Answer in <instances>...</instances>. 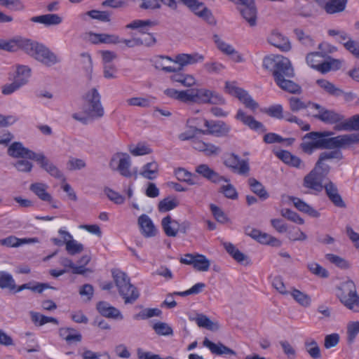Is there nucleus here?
Here are the masks:
<instances>
[{
  "label": "nucleus",
  "mask_w": 359,
  "mask_h": 359,
  "mask_svg": "<svg viewBox=\"0 0 359 359\" xmlns=\"http://www.w3.org/2000/svg\"><path fill=\"white\" fill-rule=\"evenodd\" d=\"M333 132H311L302 137L299 145L302 151L311 155L316 149H335L344 148L350 144L359 142V135L356 134H346L332 137Z\"/></svg>",
  "instance_id": "f257e3e1"
},
{
  "label": "nucleus",
  "mask_w": 359,
  "mask_h": 359,
  "mask_svg": "<svg viewBox=\"0 0 359 359\" xmlns=\"http://www.w3.org/2000/svg\"><path fill=\"white\" fill-rule=\"evenodd\" d=\"M263 67L272 73L276 85L282 90L293 94L302 93L300 86L291 80L294 72L288 58L280 55L266 56Z\"/></svg>",
  "instance_id": "f03ea898"
},
{
  "label": "nucleus",
  "mask_w": 359,
  "mask_h": 359,
  "mask_svg": "<svg viewBox=\"0 0 359 359\" xmlns=\"http://www.w3.org/2000/svg\"><path fill=\"white\" fill-rule=\"evenodd\" d=\"M203 60L204 56L198 53L191 54L180 53L177 55L174 59L168 56H157L154 60V65L157 69L170 73L181 72L184 67L194 65Z\"/></svg>",
  "instance_id": "7ed1b4c3"
},
{
  "label": "nucleus",
  "mask_w": 359,
  "mask_h": 359,
  "mask_svg": "<svg viewBox=\"0 0 359 359\" xmlns=\"http://www.w3.org/2000/svg\"><path fill=\"white\" fill-rule=\"evenodd\" d=\"M112 277L120 296L124 299L126 304H133L140 297L139 290L130 283L128 275L118 270L112 271Z\"/></svg>",
  "instance_id": "20e7f679"
},
{
  "label": "nucleus",
  "mask_w": 359,
  "mask_h": 359,
  "mask_svg": "<svg viewBox=\"0 0 359 359\" xmlns=\"http://www.w3.org/2000/svg\"><path fill=\"white\" fill-rule=\"evenodd\" d=\"M25 52L47 67L53 66L60 60L57 56L42 43L28 39Z\"/></svg>",
  "instance_id": "39448f33"
},
{
  "label": "nucleus",
  "mask_w": 359,
  "mask_h": 359,
  "mask_svg": "<svg viewBox=\"0 0 359 359\" xmlns=\"http://www.w3.org/2000/svg\"><path fill=\"white\" fill-rule=\"evenodd\" d=\"M83 100V111L86 116L91 119L100 118L104 116V110L97 89H90L85 94Z\"/></svg>",
  "instance_id": "423d86ee"
},
{
  "label": "nucleus",
  "mask_w": 359,
  "mask_h": 359,
  "mask_svg": "<svg viewBox=\"0 0 359 359\" xmlns=\"http://www.w3.org/2000/svg\"><path fill=\"white\" fill-rule=\"evenodd\" d=\"M109 167L113 171H116L119 174L126 178L134 176L135 179L137 178V171L131 172V158L127 153L116 152L114 154L109 162Z\"/></svg>",
  "instance_id": "0eeeda50"
},
{
  "label": "nucleus",
  "mask_w": 359,
  "mask_h": 359,
  "mask_svg": "<svg viewBox=\"0 0 359 359\" xmlns=\"http://www.w3.org/2000/svg\"><path fill=\"white\" fill-rule=\"evenodd\" d=\"M338 294L340 302L348 309L359 312V295L354 282L348 280L342 284Z\"/></svg>",
  "instance_id": "6e6552de"
},
{
  "label": "nucleus",
  "mask_w": 359,
  "mask_h": 359,
  "mask_svg": "<svg viewBox=\"0 0 359 359\" xmlns=\"http://www.w3.org/2000/svg\"><path fill=\"white\" fill-rule=\"evenodd\" d=\"M195 119L189 118L187 123L190 125V128L195 132L202 133L203 135H212L216 137H224L226 136L230 132L231 127L222 121H208L204 119V126L207 128V130H202L197 128L194 125Z\"/></svg>",
  "instance_id": "1a4fd4ad"
},
{
  "label": "nucleus",
  "mask_w": 359,
  "mask_h": 359,
  "mask_svg": "<svg viewBox=\"0 0 359 359\" xmlns=\"http://www.w3.org/2000/svg\"><path fill=\"white\" fill-rule=\"evenodd\" d=\"M226 167L231 170L232 172L241 175L248 176L250 172V165L247 160L241 159V158L231 153L229 154L224 161Z\"/></svg>",
  "instance_id": "9d476101"
},
{
  "label": "nucleus",
  "mask_w": 359,
  "mask_h": 359,
  "mask_svg": "<svg viewBox=\"0 0 359 359\" xmlns=\"http://www.w3.org/2000/svg\"><path fill=\"white\" fill-rule=\"evenodd\" d=\"M324 179L325 177L311 170L304 176L302 185L309 189L310 193H319L323 189Z\"/></svg>",
  "instance_id": "9b49d317"
},
{
  "label": "nucleus",
  "mask_w": 359,
  "mask_h": 359,
  "mask_svg": "<svg viewBox=\"0 0 359 359\" xmlns=\"http://www.w3.org/2000/svg\"><path fill=\"white\" fill-rule=\"evenodd\" d=\"M34 161L37 162L41 168L47 172L50 176L58 180H65L62 171L43 153H39Z\"/></svg>",
  "instance_id": "f8f14e48"
},
{
  "label": "nucleus",
  "mask_w": 359,
  "mask_h": 359,
  "mask_svg": "<svg viewBox=\"0 0 359 359\" xmlns=\"http://www.w3.org/2000/svg\"><path fill=\"white\" fill-rule=\"evenodd\" d=\"M8 154L13 158H28L34 161L39 153H35L25 147L20 142H15L9 146Z\"/></svg>",
  "instance_id": "ddd939ff"
},
{
  "label": "nucleus",
  "mask_w": 359,
  "mask_h": 359,
  "mask_svg": "<svg viewBox=\"0 0 359 359\" xmlns=\"http://www.w3.org/2000/svg\"><path fill=\"white\" fill-rule=\"evenodd\" d=\"M161 225L165 233L169 237H175L179 231L184 233H186L184 224H180L170 215H167L163 218Z\"/></svg>",
  "instance_id": "4468645a"
},
{
  "label": "nucleus",
  "mask_w": 359,
  "mask_h": 359,
  "mask_svg": "<svg viewBox=\"0 0 359 359\" xmlns=\"http://www.w3.org/2000/svg\"><path fill=\"white\" fill-rule=\"evenodd\" d=\"M195 171L198 175L213 183L217 184L221 182H228L229 181V179L224 176H221L219 173L210 168L207 164L198 165L196 168Z\"/></svg>",
  "instance_id": "2eb2a0df"
},
{
  "label": "nucleus",
  "mask_w": 359,
  "mask_h": 359,
  "mask_svg": "<svg viewBox=\"0 0 359 359\" xmlns=\"http://www.w3.org/2000/svg\"><path fill=\"white\" fill-rule=\"evenodd\" d=\"M323 189L330 201L338 208H346V203L339 193L337 185L332 181H328L323 186Z\"/></svg>",
  "instance_id": "dca6fc26"
},
{
  "label": "nucleus",
  "mask_w": 359,
  "mask_h": 359,
  "mask_svg": "<svg viewBox=\"0 0 359 359\" xmlns=\"http://www.w3.org/2000/svg\"><path fill=\"white\" fill-rule=\"evenodd\" d=\"M267 41L282 51H289L291 43L289 39L277 30H273L267 38Z\"/></svg>",
  "instance_id": "f3484780"
},
{
  "label": "nucleus",
  "mask_w": 359,
  "mask_h": 359,
  "mask_svg": "<svg viewBox=\"0 0 359 359\" xmlns=\"http://www.w3.org/2000/svg\"><path fill=\"white\" fill-rule=\"evenodd\" d=\"M235 118L251 130L260 131L262 133L266 131V128L261 122L255 120L253 116L246 114L242 109L238 110Z\"/></svg>",
  "instance_id": "a211bd4d"
},
{
  "label": "nucleus",
  "mask_w": 359,
  "mask_h": 359,
  "mask_svg": "<svg viewBox=\"0 0 359 359\" xmlns=\"http://www.w3.org/2000/svg\"><path fill=\"white\" fill-rule=\"evenodd\" d=\"M96 309L100 315L105 318L119 320L123 319V316L121 311L114 306H111L107 302H99L96 305Z\"/></svg>",
  "instance_id": "6ab92c4d"
},
{
  "label": "nucleus",
  "mask_w": 359,
  "mask_h": 359,
  "mask_svg": "<svg viewBox=\"0 0 359 359\" xmlns=\"http://www.w3.org/2000/svg\"><path fill=\"white\" fill-rule=\"evenodd\" d=\"M276 156L290 166L298 168L305 169L306 165L303 161L298 156L293 155L288 151L281 150L276 153Z\"/></svg>",
  "instance_id": "aec40b11"
},
{
  "label": "nucleus",
  "mask_w": 359,
  "mask_h": 359,
  "mask_svg": "<svg viewBox=\"0 0 359 359\" xmlns=\"http://www.w3.org/2000/svg\"><path fill=\"white\" fill-rule=\"evenodd\" d=\"M203 346L208 348L212 354L217 355H221L224 354L236 355V353L230 348L226 346L222 343L219 342L217 344L213 343L210 341L208 338H205L203 340Z\"/></svg>",
  "instance_id": "412c9836"
},
{
  "label": "nucleus",
  "mask_w": 359,
  "mask_h": 359,
  "mask_svg": "<svg viewBox=\"0 0 359 359\" xmlns=\"http://www.w3.org/2000/svg\"><path fill=\"white\" fill-rule=\"evenodd\" d=\"M313 117L327 124L337 123L344 120L343 115L327 109L320 114H314Z\"/></svg>",
  "instance_id": "4be33fe9"
},
{
  "label": "nucleus",
  "mask_w": 359,
  "mask_h": 359,
  "mask_svg": "<svg viewBox=\"0 0 359 359\" xmlns=\"http://www.w3.org/2000/svg\"><path fill=\"white\" fill-rule=\"evenodd\" d=\"M37 238H18L14 236H10L0 240V244L9 248H17L25 244L39 243Z\"/></svg>",
  "instance_id": "5701e85b"
},
{
  "label": "nucleus",
  "mask_w": 359,
  "mask_h": 359,
  "mask_svg": "<svg viewBox=\"0 0 359 359\" xmlns=\"http://www.w3.org/2000/svg\"><path fill=\"white\" fill-rule=\"evenodd\" d=\"M48 186L46 184L42 182H35L32 183L29 189L32 191L40 200L52 203L53 197L47 191Z\"/></svg>",
  "instance_id": "b1692460"
},
{
  "label": "nucleus",
  "mask_w": 359,
  "mask_h": 359,
  "mask_svg": "<svg viewBox=\"0 0 359 359\" xmlns=\"http://www.w3.org/2000/svg\"><path fill=\"white\" fill-rule=\"evenodd\" d=\"M138 224L144 236L152 237L156 235V229L148 215L145 214L140 215L138 218Z\"/></svg>",
  "instance_id": "393cba45"
},
{
  "label": "nucleus",
  "mask_w": 359,
  "mask_h": 359,
  "mask_svg": "<svg viewBox=\"0 0 359 359\" xmlns=\"http://www.w3.org/2000/svg\"><path fill=\"white\" fill-rule=\"evenodd\" d=\"M28 39L20 36L11 39L10 40H4L3 50L8 52H15L18 50H25Z\"/></svg>",
  "instance_id": "a878e982"
},
{
  "label": "nucleus",
  "mask_w": 359,
  "mask_h": 359,
  "mask_svg": "<svg viewBox=\"0 0 359 359\" xmlns=\"http://www.w3.org/2000/svg\"><path fill=\"white\" fill-rule=\"evenodd\" d=\"M348 0H329L324 4L323 8L327 14H335L343 12L347 4Z\"/></svg>",
  "instance_id": "bb28decb"
},
{
  "label": "nucleus",
  "mask_w": 359,
  "mask_h": 359,
  "mask_svg": "<svg viewBox=\"0 0 359 359\" xmlns=\"http://www.w3.org/2000/svg\"><path fill=\"white\" fill-rule=\"evenodd\" d=\"M289 199L290 201H292L294 207L298 210L306 213L313 217H318L320 216V213L316 210L313 208L311 206H310L300 198L294 196H290Z\"/></svg>",
  "instance_id": "cd10ccee"
},
{
  "label": "nucleus",
  "mask_w": 359,
  "mask_h": 359,
  "mask_svg": "<svg viewBox=\"0 0 359 359\" xmlns=\"http://www.w3.org/2000/svg\"><path fill=\"white\" fill-rule=\"evenodd\" d=\"M33 22L43 24L46 26L57 25L62 22V19L57 14H46L34 16L31 18Z\"/></svg>",
  "instance_id": "c85d7f7f"
},
{
  "label": "nucleus",
  "mask_w": 359,
  "mask_h": 359,
  "mask_svg": "<svg viewBox=\"0 0 359 359\" xmlns=\"http://www.w3.org/2000/svg\"><path fill=\"white\" fill-rule=\"evenodd\" d=\"M214 41L217 44V48L224 53L228 55L236 54V62H240L243 61V57L237 51L229 44L222 41L217 34L213 36Z\"/></svg>",
  "instance_id": "c756f323"
},
{
  "label": "nucleus",
  "mask_w": 359,
  "mask_h": 359,
  "mask_svg": "<svg viewBox=\"0 0 359 359\" xmlns=\"http://www.w3.org/2000/svg\"><path fill=\"white\" fill-rule=\"evenodd\" d=\"M158 171V163L156 161H153L143 165L142 170L140 172V175L144 178H146L149 180H153L157 177Z\"/></svg>",
  "instance_id": "7c9ffc66"
},
{
  "label": "nucleus",
  "mask_w": 359,
  "mask_h": 359,
  "mask_svg": "<svg viewBox=\"0 0 359 359\" xmlns=\"http://www.w3.org/2000/svg\"><path fill=\"white\" fill-rule=\"evenodd\" d=\"M250 190L256 194L261 200L264 201L269 197V194L264 185L254 177H250L248 180Z\"/></svg>",
  "instance_id": "2f4dec72"
},
{
  "label": "nucleus",
  "mask_w": 359,
  "mask_h": 359,
  "mask_svg": "<svg viewBox=\"0 0 359 359\" xmlns=\"http://www.w3.org/2000/svg\"><path fill=\"white\" fill-rule=\"evenodd\" d=\"M90 40L93 43H104L116 44L121 41L118 36L108 34H92Z\"/></svg>",
  "instance_id": "473e14b6"
},
{
  "label": "nucleus",
  "mask_w": 359,
  "mask_h": 359,
  "mask_svg": "<svg viewBox=\"0 0 359 359\" xmlns=\"http://www.w3.org/2000/svg\"><path fill=\"white\" fill-rule=\"evenodd\" d=\"M192 320H195L198 327L206 328L210 331H217L219 328L217 323L212 322L207 316L202 313L197 314L196 317Z\"/></svg>",
  "instance_id": "72a5a7b5"
},
{
  "label": "nucleus",
  "mask_w": 359,
  "mask_h": 359,
  "mask_svg": "<svg viewBox=\"0 0 359 359\" xmlns=\"http://www.w3.org/2000/svg\"><path fill=\"white\" fill-rule=\"evenodd\" d=\"M86 16L101 22H108L111 20L110 13L106 11L91 10L81 15V18L83 20H86Z\"/></svg>",
  "instance_id": "f704fd0d"
},
{
  "label": "nucleus",
  "mask_w": 359,
  "mask_h": 359,
  "mask_svg": "<svg viewBox=\"0 0 359 359\" xmlns=\"http://www.w3.org/2000/svg\"><path fill=\"white\" fill-rule=\"evenodd\" d=\"M154 25V22L149 20H135L132 22L128 24L126 27L127 29H138L139 32L142 34L143 35L148 33L147 27H151Z\"/></svg>",
  "instance_id": "c9c22d12"
},
{
  "label": "nucleus",
  "mask_w": 359,
  "mask_h": 359,
  "mask_svg": "<svg viewBox=\"0 0 359 359\" xmlns=\"http://www.w3.org/2000/svg\"><path fill=\"white\" fill-rule=\"evenodd\" d=\"M175 174L177 179L180 181L187 182L191 185L196 184L197 183L196 180L198 177L184 168H177L175 170Z\"/></svg>",
  "instance_id": "e433bc0d"
},
{
  "label": "nucleus",
  "mask_w": 359,
  "mask_h": 359,
  "mask_svg": "<svg viewBox=\"0 0 359 359\" xmlns=\"http://www.w3.org/2000/svg\"><path fill=\"white\" fill-rule=\"evenodd\" d=\"M316 83L325 91L332 96L339 97L343 94V90L341 89L337 88L332 83L328 81L327 80L318 79L317 80Z\"/></svg>",
  "instance_id": "4c0bfd02"
},
{
  "label": "nucleus",
  "mask_w": 359,
  "mask_h": 359,
  "mask_svg": "<svg viewBox=\"0 0 359 359\" xmlns=\"http://www.w3.org/2000/svg\"><path fill=\"white\" fill-rule=\"evenodd\" d=\"M306 352L313 359H320L321 353L320 347L315 339H307L304 341Z\"/></svg>",
  "instance_id": "58836bf2"
},
{
  "label": "nucleus",
  "mask_w": 359,
  "mask_h": 359,
  "mask_svg": "<svg viewBox=\"0 0 359 359\" xmlns=\"http://www.w3.org/2000/svg\"><path fill=\"white\" fill-rule=\"evenodd\" d=\"M210 266V262L205 257V255L200 254H195V259L193 264V267L199 271H208Z\"/></svg>",
  "instance_id": "ea45409f"
},
{
  "label": "nucleus",
  "mask_w": 359,
  "mask_h": 359,
  "mask_svg": "<svg viewBox=\"0 0 359 359\" xmlns=\"http://www.w3.org/2000/svg\"><path fill=\"white\" fill-rule=\"evenodd\" d=\"M223 245L226 252L238 262H241L247 258V257L231 243L226 242L223 243Z\"/></svg>",
  "instance_id": "a19ab883"
},
{
  "label": "nucleus",
  "mask_w": 359,
  "mask_h": 359,
  "mask_svg": "<svg viewBox=\"0 0 359 359\" xmlns=\"http://www.w3.org/2000/svg\"><path fill=\"white\" fill-rule=\"evenodd\" d=\"M81 356L83 359H111L108 352H95L86 348L83 349Z\"/></svg>",
  "instance_id": "79ce46f5"
},
{
  "label": "nucleus",
  "mask_w": 359,
  "mask_h": 359,
  "mask_svg": "<svg viewBox=\"0 0 359 359\" xmlns=\"http://www.w3.org/2000/svg\"><path fill=\"white\" fill-rule=\"evenodd\" d=\"M230 180L226 184L222 185L219 187V192L222 193L226 198L231 200H236L238 198V194L235 187L229 183Z\"/></svg>",
  "instance_id": "37998d69"
},
{
  "label": "nucleus",
  "mask_w": 359,
  "mask_h": 359,
  "mask_svg": "<svg viewBox=\"0 0 359 359\" xmlns=\"http://www.w3.org/2000/svg\"><path fill=\"white\" fill-rule=\"evenodd\" d=\"M290 109L292 112H297L305 109L310 106L311 102H305L301 98L297 97H291L289 99Z\"/></svg>",
  "instance_id": "c03bdc74"
},
{
  "label": "nucleus",
  "mask_w": 359,
  "mask_h": 359,
  "mask_svg": "<svg viewBox=\"0 0 359 359\" xmlns=\"http://www.w3.org/2000/svg\"><path fill=\"white\" fill-rule=\"evenodd\" d=\"M238 99L252 111H255L259 107V104L245 90Z\"/></svg>",
  "instance_id": "a18cd8bd"
},
{
  "label": "nucleus",
  "mask_w": 359,
  "mask_h": 359,
  "mask_svg": "<svg viewBox=\"0 0 359 359\" xmlns=\"http://www.w3.org/2000/svg\"><path fill=\"white\" fill-rule=\"evenodd\" d=\"M238 99L252 111H255L259 107V104L245 90Z\"/></svg>",
  "instance_id": "49530a36"
},
{
  "label": "nucleus",
  "mask_w": 359,
  "mask_h": 359,
  "mask_svg": "<svg viewBox=\"0 0 359 359\" xmlns=\"http://www.w3.org/2000/svg\"><path fill=\"white\" fill-rule=\"evenodd\" d=\"M292 297L294 299L296 302H297L300 305L307 307L311 304V298L310 297L301 292L297 289H292L290 292Z\"/></svg>",
  "instance_id": "de8ad7c7"
},
{
  "label": "nucleus",
  "mask_w": 359,
  "mask_h": 359,
  "mask_svg": "<svg viewBox=\"0 0 359 359\" xmlns=\"http://www.w3.org/2000/svg\"><path fill=\"white\" fill-rule=\"evenodd\" d=\"M212 90L205 88H195V102L208 104Z\"/></svg>",
  "instance_id": "09e8293b"
},
{
  "label": "nucleus",
  "mask_w": 359,
  "mask_h": 359,
  "mask_svg": "<svg viewBox=\"0 0 359 359\" xmlns=\"http://www.w3.org/2000/svg\"><path fill=\"white\" fill-rule=\"evenodd\" d=\"M178 205L179 202L176 198H165L159 202L158 208L160 212H164L174 209Z\"/></svg>",
  "instance_id": "8fccbe9b"
},
{
  "label": "nucleus",
  "mask_w": 359,
  "mask_h": 359,
  "mask_svg": "<svg viewBox=\"0 0 359 359\" xmlns=\"http://www.w3.org/2000/svg\"><path fill=\"white\" fill-rule=\"evenodd\" d=\"M347 341L352 344L359 333V321H351L347 324Z\"/></svg>",
  "instance_id": "3c124183"
},
{
  "label": "nucleus",
  "mask_w": 359,
  "mask_h": 359,
  "mask_svg": "<svg viewBox=\"0 0 359 359\" xmlns=\"http://www.w3.org/2000/svg\"><path fill=\"white\" fill-rule=\"evenodd\" d=\"M307 269L313 274L323 278L329 276L328 271L316 262H311L307 264Z\"/></svg>",
  "instance_id": "603ef678"
},
{
  "label": "nucleus",
  "mask_w": 359,
  "mask_h": 359,
  "mask_svg": "<svg viewBox=\"0 0 359 359\" xmlns=\"http://www.w3.org/2000/svg\"><path fill=\"white\" fill-rule=\"evenodd\" d=\"M280 215L287 219L298 224H303L304 220L295 212L289 208L282 209Z\"/></svg>",
  "instance_id": "864d4df0"
},
{
  "label": "nucleus",
  "mask_w": 359,
  "mask_h": 359,
  "mask_svg": "<svg viewBox=\"0 0 359 359\" xmlns=\"http://www.w3.org/2000/svg\"><path fill=\"white\" fill-rule=\"evenodd\" d=\"M294 32L297 39L305 46L312 47L314 46V41L310 35L306 34L301 29H294Z\"/></svg>",
  "instance_id": "5fc2aeb1"
},
{
  "label": "nucleus",
  "mask_w": 359,
  "mask_h": 359,
  "mask_svg": "<svg viewBox=\"0 0 359 359\" xmlns=\"http://www.w3.org/2000/svg\"><path fill=\"white\" fill-rule=\"evenodd\" d=\"M0 287L2 289L8 288L10 290L15 288L14 280L11 274L4 271L0 273Z\"/></svg>",
  "instance_id": "6e6d98bb"
},
{
  "label": "nucleus",
  "mask_w": 359,
  "mask_h": 359,
  "mask_svg": "<svg viewBox=\"0 0 359 359\" xmlns=\"http://www.w3.org/2000/svg\"><path fill=\"white\" fill-rule=\"evenodd\" d=\"M66 250L70 255H75L81 253L84 248L83 244L78 243L76 240H69L66 243Z\"/></svg>",
  "instance_id": "4d7b16f0"
},
{
  "label": "nucleus",
  "mask_w": 359,
  "mask_h": 359,
  "mask_svg": "<svg viewBox=\"0 0 359 359\" xmlns=\"http://www.w3.org/2000/svg\"><path fill=\"white\" fill-rule=\"evenodd\" d=\"M257 241L262 244L271 245L272 246L278 247L281 245V242L278 239L264 232H261Z\"/></svg>",
  "instance_id": "13d9d810"
},
{
  "label": "nucleus",
  "mask_w": 359,
  "mask_h": 359,
  "mask_svg": "<svg viewBox=\"0 0 359 359\" xmlns=\"http://www.w3.org/2000/svg\"><path fill=\"white\" fill-rule=\"evenodd\" d=\"M153 329L158 335L168 336L173 333L172 327L165 323H156L153 325Z\"/></svg>",
  "instance_id": "bf43d9fd"
},
{
  "label": "nucleus",
  "mask_w": 359,
  "mask_h": 359,
  "mask_svg": "<svg viewBox=\"0 0 359 359\" xmlns=\"http://www.w3.org/2000/svg\"><path fill=\"white\" fill-rule=\"evenodd\" d=\"M205 287V284L203 283H198L192 286L190 289L184 291V292H175L174 294L180 296V297H186L191 294H197L201 293Z\"/></svg>",
  "instance_id": "052dcab7"
},
{
  "label": "nucleus",
  "mask_w": 359,
  "mask_h": 359,
  "mask_svg": "<svg viewBox=\"0 0 359 359\" xmlns=\"http://www.w3.org/2000/svg\"><path fill=\"white\" fill-rule=\"evenodd\" d=\"M24 85H25V81H20L15 79L13 83L3 86L1 92L4 95H10Z\"/></svg>",
  "instance_id": "680f3d73"
},
{
  "label": "nucleus",
  "mask_w": 359,
  "mask_h": 359,
  "mask_svg": "<svg viewBox=\"0 0 359 359\" xmlns=\"http://www.w3.org/2000/svg\"><path fill=\"white\" fill-rule=\"evenodd\" d=\"M312 170L325 178L330 172V167L325 161L318 158Z\"/></svg>",
  "instance_id": "e2e57ef3"
},
{
  "label": "nucleus",
  "mask_w": 359,
  "mask_h": 359,
  "mask_svg": "<svg viewBox=\"0 0 359 359\" xmlns=\"http://www.w3.org/2000/svg\"><path fill=\"white\" fill-rule=\"evenodd\" d=\"M161 314V311L158 309H145L140 311L139 313L134 316L135 319H147L154 316H159Z\"/></svg>",
  "instance_id": "0e129e2a"
},
{
  "label": "nucleus",
  "mask_w": 359,
  "mask_h": 359,
  "mask_svg": "<svg viewBox=\"0 0 359 359\" xmlns=\"http://www.w3.org/2000/svg\"><path fill=\"white\" fill-rule=\"evenodd\" d=\"M31 69L27 66L19 65L17 67L16 76L15 79L18 81H25V84L28 82L30 76Z\"/></svg>",
  "instance_id": "69168bd1"
},
{
  "label": "nucleus",
  "mask_w": 359,
  "mask_h": 359,
  "mask_svg": "<svg viewBox=\"0 0 359 359\" xmlns=\"http://www.w3.org/2000/svg\"><path fill=\"white\" fill-rule=\"evenodd\" d=\"M0 4L14 11H22L25 8L20 0H0Z\"/></svg>",
  "instance_id": "338daca9"
},
{
  "label": "nucleus",
  "mask_w": 359,
  "mask_h": 359,
  "mask_svg": "<svg viewBox=\"0 0 359 359\" xmlns=\"http://www.w3.org/2000/svg\"><path fill=\"white\" fill-rule=\"evenodd\" d=\"M67 166L69 170L72 171L86 168V163L83 159L70 157L67 163Z\"/></svg>",
  "instance_id": "774afa93"
}]
</instances>
